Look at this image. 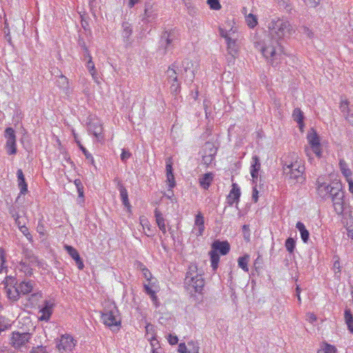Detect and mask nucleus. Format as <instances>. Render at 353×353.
Returning <instances> with one entry per match:
<instances>
[{
    "label": "nucleus",
    "mask_w": 353,
    "mask_h": 353,
    "mask_svg": "<svg viewBox=\"0 0 353 353\" xmlns=\"http://www.w3.org/2000/svg\"><path fill=\"white\" fill-rule=\"evenodd\" d=\"M270 40L261 48V52L267 61L273 67L280 63L282 46L280 41L289 37L292 28L289 21L283 18L272 19L268 26Z\"/></svg>",
    "instance_id": "1"
},
{
    "label": "nucleus",
    "mask_w": 353,
    "mask_h": 353,
    "mask_svg": "<svg viewBox=\"0 0 353 353\" xmlns=\"http://www.w3.org/2000/svg\"><path fill=\"white\" fill-rule=\"evenodd\" d=\"M292 161H283V171L285 180L289 184H303L305 183L306 176L305 174V168L302 160L298 159L296 154H293Z\"/></svg>",
    "instance_id": "2"
},
{
    "label": "nucleus",
    "mask_w": 353,
    "mask_h": 353,
    "mask_svg": "<svg viewBox=\"0 0 353 353\" xmlns=\"http://www.w3.org/2000/svg\"><path fill=\"white\" fill-rule=\"evenodd\" d=\"M181 34L176 28L162 32L159 41V50L163 54L171 52L180 42Z\"/></svg>",
    "instance_id": "3"
},
{
    "label": "nucleus",
    "mask_w": 353,
    "mask_h": 353,
    "mask_svg": "<svg viewBox=\"0 0 353 353\" xmlns=\"http://www.w3.org/2000/svg\"><path fill=\"white\" fill-rule=\"evenodd\" d=\"M317 192L319 195L325 199L335 197L339 193H344L343 190L342 183L339 181H332L327 183L321 182V179L319 178L316 181Z\"/></svg>",
    "instance_id": "4"
},
{
    "label": "nucleus",
    "mask_w": 353,
    "mask_h": 353,
    "mask_svg": "<svg viewBox=\"0 0 353 353\" xmlns=\"http://www.w3.org/2000/svg\"><path fill=\"white\" fill-rule=\"evenodd\" d=\"M178 64L176 62L172 63L165 72L166 81L170 85V94L177 99L181 90V81L179 79Z\"/></svg>",
    "instance_id": "5"
},
{
    "label": "nucleus",
    "mask_w": 353,
    "mask_h": 353,
    "mask_svg": "<svg viewBox=\"0 0 353 353\" xmlns=\"http://www.w3.org/2000/svg\"><path fill=\"white\" fill-rule=\"evenodd\" d=\"M119 310L114 303H110L101 311V320L103 323L108 326H117L121 324V319L118 318Z\"/></svg>",
    "instance_id": "6"
},
{
    "label": "nucleus",
    "mask_w": 353,
    "mask_h": 353,
    "mask_svg": "<svg viewBox=\"0 0 353 353\" xmlns=\"http://www.w3.org/2000/svg\"><path fill=\"white\" fill-rule=\"evenodd\" d=\"M15 285L17 286L18 290L21 296L31 295V299H34L37 296H41V293L35 292L34 288L36 283L33 280H23L18 283V281L15 280Z\"/></svg>",
    "instance_id": "7"
},
{
    "label": "nucleus",
    "mask_w": 353,
    "mask_h": 353,
    "mask_svg": "<svg viewBox=\"0 0 353 353\" xmlns=\"http://www.w3.org/2000/svg\"><path fill=\"white\" fill-rule=\"evenodd\" d=\"M4 290L7 297L11 301H17L21 296L17 286L15 285V278L13 276H9L6 277Z\"/></svg>",
    "instance_id": "8"
},
{
    "label": "nucleus",
    "mask_w": 353,
    "mask_h": 353,
    "mask_svg": "<svg viewBox=\"0 0 353 353\" xmlns=\"http://www.w3.org/2000/svg\"><path fill=\"white\" fill-rule=\"evenodd\" d=\"M32 334L29 332L20 333L19 332H12L10 339V344L15 349H19L23 347H26V344L31 339Z\"/></svg>",
    "instance_id": "9"
},
{
    "label": "nucleus",
    "mask_w": 353,
    "mask_h": 353,
    "mask_svg": "<svg viewBox=\"0 0 353 353\" xmlns=\"http://www.w3.org/2000/svg\"><path fill=\"white\" fill-rule=\"evenodd\" d=\"M185 284L192 287L195 292L201 293L205 285L202 274H196L194 276H188L185 279Z\"/></svg>",
    "instance_id": "10"
},
{
    "label": "nucleus",
    "mask_w": 353,
    "mask_h": 353,
    "mask_svg": "<svg viewBox=\"0 0 353 353\" xmlns=\"http://www.w3.org/2000/svg\"><path fill=\"white\" fill-rule=\"evenodd\" d=\"M307 139L313 152L320 158L321 157L320 139L314 128H311L307 134Z\"/></svg>",
    "instance_id": "11"
},
{
    "label": "nucleus",
    "mask_w": 353,
    "mask_h": 353,
    "mask_svg": "<svg viewBox=\"0 0 353 353\" xmlns=\"http://www.w3.org/2000/svg\"><path fill=\"white\" fill-rule=\"evenodd\" d=\"M158 17V10L156 7L149 2L145 3L144 14L142 15L141 21L144 23H152Z\"/></svg>",
    "instance_id": "12"
},
{
    "label": "nucleus",
    "mask_w": 353,
    "mask_h": 353,
    "mask_svg": "<svg viewBox=\"0 0 353 353\" xmlns=\"http://www.w3.org/2000/svg\"><path fill=\"white\" fill-rule=\"evenodd\" d=\"M74 346L75 343H74L73 337L68 334L61 335L57 345L59 351L61 353L72 351Z\"/></svg>",
    "instance_id": "13"
},
{
    "label": "nucleus",
    "mask_w": 353,
    "mask_h": 353,
    "mask_svg": "<svg viewBox=\"0 0 353 353\" xmlns=\"http://www.w3.org/2000/svg\"><path fill=\"white\" fill-rule=\"evenodd\" d=\"M211 250L221 255H226L230 250V245L228 241L215 240L211 245Z\"/></svg>",
    "instance_id": "14"
},
{
    "label": "nucleus",
    "mask_w": 353,
    "mask_h": 353,
    "mask_svg": "<svg viewBox=\"0 0 353 353\" xmlns=\"http://www.w3.org/2000/svg\"><path fill=\"white\" fill-rule=\"evenodd\" d=\"M204 216L201 212H199L194 218V227L192 233L194 234L196 236H202L205 230Z\"/></svg>",
    "instance_id": "15"
},
{
    "label": "nucleus",
    "mask_w": 353,
    "mask_h": 353,
    "mask_svg": "<svg viewBox=\"0 0 353 353\" xmlns=\"http://www.w3.org/2000/svg\"><path fill=\"white\" fill-rule=\"evenodd\" d=\"M64 250L67 253L74 259L77 268L82 270L84 268V264L82 259L81 258L79 252L72 245H64Z\"/></svg>",
    "instance_id": "16"
},
{
    "label": "nucleus",
    "mask_w": 353,
    "mask_h": 353,
    "mask_svg": "<svg viewBox=\"0 0 353 353\" xmlns=\"http://www.w3.org/2000/svg\"><path fill=\"white\" fill-rule=\"evenodd\" d=\"M53 306L54 303L50 301H44L43 306L39 310V312L41 313V315L39 317V320L48 321L52 314Z\"/></svg>",
    "instance_id": "17"
},
{
    "label": "nucleus",
    "mask_w": 353,
    "mask_h": 353,
    "mask_svg": "<svg viewBox=\"0 0 353 353\" xmlns=\"http://www.w3.org/2000/svg\"><path fill=\"white\" fill-rule=\"evenodd\" d=\"M345 192L339 193L335 197H333L332 201L336 213L339 215L343 214L345 210Z\"/></svg>",
    "instance_id": "18"
},
{
    "label": "nucleus",
    "mask_w": 353,
    "mask_h": 353,
    "mask_svg": "<svg viewBox=\"0 0 353 353\" xmlns=\"http://www.w3.org/2000/svg\"><path fill=\"white\" fill-rule=\"evenodd\" d=\"M261 169L260 159L258 156L254 155L252 157V162L250 166V174L254 183L259 177V172Z\"/></svg>",
    "instance_id": "19"
},
{
    "label": "nucleus",
    "mask_w": 353,
    "mask_h": 353,
    "mask_svg": "<svg viewBox=\"0 0 353 353\" xmlns=\"http://www.w3.org/2000/svg\"><path fill=\"white\" fill-rule=\"evenodd\" d=\"M122 37L124 43L128 46L131 43V35L132 34V26L131 23L128 21H123L121 24Z\"/></svg>",
    "instance_id": "20"
},
{
    "label": "nucleus",
    "mask_w": 353,
    "mask_h": 353,
    "mask_svg": "<svg viewBox=\"0 0 353 353\" xmlns=\"http://www.w3.org/2000/svg\"><path fill=\"white\" fill-rule=\"evenodd\" d=\"M214 174L208 172L201 175L199 179L200 186L204 190H208L214 180Z\"/></svg>",
    "instance_id": "21"
},
{
    "label": "nucleus",
    "mask_w": 353,
    "mask_h": 353,
    "mask_svg": "<svg viewBox=\"0 0 353 353\" xmlns=\"http://www.w3.org/2000/svg\"><path fill=\"white\" fill-rule=\"evenodd\" d=\"M17 176L18 180V186L20 189V194L25 195L28 192V183L26 181L24 174L21 169L17 170Z\"/></svg>",
    "instance_id": "22"
},
{
    "label": "nucleus",
    "mask_w": 353,
    "mask_h": 353,
    "mask_svg": "<svg viewBox=\"0 0 353 353\" xmlns=\"http://www.w3.org/2000/svg\"><path fill=\"white\" fill-rule=\"evenodd\" d=\"M26 261L31 265H36L39 268H43L44 262L39 260L38 257L35 256L32 251L26 250L25 252Z\"/></svg>",
    "instance_id": "23"
},
{
    "label": "nucleus",
    "mask_w": 353,
    "mask_h": 353,
    "mask_svg": "<svg viewBox=\"0 0 353 353\" xmlns=\"http://www.w3.org/2000/svg\"><path fill=\"white\" fill-rule=\"evenodd\" d=\"M292 118H293L294 121L298 123L300 130L303 131V129L305 126V123H304L305 117H304L303 112H302V110L300 108H296L293 110Z\"/></svg>",
    "instance_id": "24"
},
{
    "label": "nucleus",
    "mask_w": 353,
    "mask_h": 353,
    "mask_svg": "<svg viewBox=\"0 0 353 353\" xmlns=\"http://www.w3.org/2000/svg\"><path fill=\"white\" fill-rule=\"evenodd\" d=\"M117 187L120 192L121 200L123 205L128 209L130 208L131 205L128 199V194L127 190L120 181L118 182Z\"/></svg>",
    "instance_id": "25"
},
{
    "label": "nucleus",
    "mask_w": 353,
    "mask_h": 353,
    "mask_svg": "<svg viewBox=\"0 0 353 353\" xmlns=\"http://www.w3.org/2000/svg\"><path fill=\"white\" fill-rule=\"evenodd\" d=\"M57 76L58 77L56 81L57 85L67 93L69 90V81L68 78L63 75L60 71L57 72Z\"/></svg>",
    "instance_id": "26"
},
{
    "label": "nucleus",
    "mask_w": 353,
    "mask_h": 353,
    "mask_svg": "<svg viewBox=\"0 0 353 353\" xmlns=\"http://www.w3.org/2000/svg\"><path fill=\"white\" fill-rule=\"evenodd\" d=\"M218 150V148L212 142H205L203 147V152L205 154L212 156L215 158Z\"/></svg>",
    "instance_id": "27"
},
{
    "label": "nucleus",
    "mask_w": 353,
    "mask_h": 353,
    "mask_svg": "<svg viewBox=\"0 0 353 353\" xmlns=\"http://www.w3.org/2000/svg\"><path fill=\"white\" fill-rule=\"evenodd\" d=\"M154 216H155L156 222L157 223L159 228L161 230V232L163 234H165L166 229H165V219L163 218L162 213L158 209H155V210H154Z\"/></svg>",
    "instance_id": "28"
},
{
    "label": "nucleus",
    "mask_w": 353,
    "mask_h": 353,
    "mask_svg": "<svg viewBox=\"0 0 353 353\" xmlns=\"http://www.w3.org/2000/svg\"><path fill=\"white\" fill-rule=\"evenodd\" d=\"M345 322L350 333L353 334V314L350 308H345L344 311Z\"/></svg>",
    "instance_id": "29"
},
{
    "label": "nucleus",
    "mask_w": 353,
    "mask_h": 353,
    "mask_svg": "<svg viewBox=\"0 0 353 353\" xmlns=\"http://www.w3.org/2000/svg\"><path fill=\"white\" fill-rule=\"evenodd\" d=\"M296 228L300 232L302 241L304 243H307L310 238V233L305 225L302 222L298 221L296 224Z\"/></svg>",
    "instance_id": "30"
},
{
    "label": "nucleus",
    "mask_w": 353,
    "mask_h": 353,
    "mask_svg": "<svg viewBox=\"0 0 353 353\" xmlns=\"http://www.w3.org/2000/svg\"><path fill=\"white\" fill-rule=\"evenodd\" d=\"M210 259L211 263V267L212 268V271L216 272L219 268V263L220 261L219 254L215 252V250H210L209 252Z\"/></svg>",
    "instance_id": "31"
},
{
    "label": "nucleus",
    "mask_w": 353,
    "mask_h": 353,
    "mask_svg": "<svg viewBox=\"0 0 353 353\" xmlns=\"http://www.w3.org/2000/svg\"><path fill=\"white\" fill-rule=\"evenodd\" d=\"M339 165L341 173L345 177V179H348L352 177V172L348 168V165L344 159H341L339 160Z\"/></svg>",
    "instance_id": "32"
},
{
    "label": "nucleus",
    "mask_w": 353,
    "mask_h": 353,
    "mask_svg": "<svg viewBox=\"0 0 353 353\" xmlns=\"http://www.w3.org/2000/svg\"><path fill=\"white\" fill-rule=\"evenodd\" d=\"M226 43L229 54L234 57L238 52V46L236 40L230 37L227 39Z\"/></svg>",
    "instance_id": "33"
},
{
    "label": "nucleus",
    "mask_w": 353,
    "mask_h": 353,
    "mask_svg": "<svg viewBox=\"0 0 353 353\" xmlns=\"http://www.w3.org/2000/svg\"><path fill=\"white\" fill-rule=\"evenodd\" d=\"M32 265L26 261H21L19 263L20 271L23 272L26 276L31 277L33 275Z\"/></svg>",
    "instance_id": "34"
},
{
    "label": "nucleus",
    "mask_w": 353,
    "mask_h": 353,
    "mask_svg": "<svg viewBox=\"0 0 353 353\" xmlns=\"http://www.w3.org/2000/svg\"><path fill=\"white\" fill-rule=\"evenodd\" d=\"M5 148L9 155L15 154L17 152L16 139L7 140Z\"/></svg>",
    "instance_id": "35"
},
{
    "label": "nucleus",
    "mask_w": 353,
    "mask_h": 353,
    "mask_svg": "<svg viewBox=\"0 0 353 353\" xmlns=\"http://www.w3.org/2000/svg\"><path fill=\"white\" fill-rule=\"evenodd\" d=\"M249 261V255L245 254L243 256H240L238 259V265L239 267L241 268L243 271L248 272V263Z\"/></svg>",
    "instance_id": "36"
},
{
    "label": "nucleus",
    "mask_w": 353,
    "mask_h": 353,
    "mask_svg": "<svg viewBox=\"0 0 353 353\" xmlns=\"http://www.w3.org/2000/svg\"><path fill=\"white\" fill-rule=\"evenodd\" d=\"M285 246L290 254H293L296 248V241L293 238L289 237L285 240Z\"/></svg>",
    "instance_id": "37"
},
{
    "label": "nucleus",
    "mask_w": 353,
    "mask_h": 353,
    "mask_svg": "<svg viewBox=\"0 0 353 353\" xmlns=\"http://www.w3.org/2000/svg\"><path fill=\"white\" fill-rule=\"evenodd\" d=\"M6 254L5 250L0 248V273H2L3 270H7V267L6 266Z\"/></svg>",
    "instance_id": "38"
},
{
    "label": "nucleus",
    "mask_w": 353,
    "mask_h": 353,
    "mask_svg": "<svg viewBox=\"0 0 353 353\" xmlns=\"http://www.w3.org/2000/svg\"><path fill=\"white\" fill-rule=\"evenodd\" d=\"M89 131L96 138H99L101 135L102 128L100 125L98 126L94 124H90L89 126Z\"/></svg>",
    "instance_id": "39"
},
{
    "label": "nucleus",
    "mask_w": 353,
    "mask_h": 353,
    "mask_svg": "<svg viewBox=\"0 0 353 353\" xmlns=\"http://www.w3.org/2000/svg\"><path fill=\"white\" fill-rule=\"evenodd\" d=\"M340 110L343 114V116L347 118L350 114L349 101L347 99L341 101L340 104Z\"/></svg>",
    "instance_id": "40"
},
{
    "label": "nucleus",
    "mask_w": 353,
    "mask_h": 353,
    "mask_svg": "<svg viewBox=\"0 0 353 353\" xmlns=\"http://www.w3.org/2000/svg\"><path fill=\"white\" fill-rule=\"evenodd\" d=\"M230 196H232L236 199H240L241 196V190L239 187L236 183H233L232 189L229 194Z\"/></svg>",
    "instance_id": "41"
},
{
    "label": "nucleus",
    "mask_w": 353,
    "mask_h": 353,
    "mask_svg": "<svg viewBox=\"0 0 353 353\" xmlns=\"http://www.w3.org/2000/svg\"><path fill=\"white\" fill-rule=\"evenodd\" d=\"M165 170L166 176H170L174 174L173 162L172 157H169L165 160Z\"/></svg>",
    "instance_id": "42"
},
{
    "label": "nucleus",
    "mask_w": 353,
    "mask_h": 353,
    "mask_svg": "<svg viewBox=\"0 0 353 353\" xmlns=\"http://www.w3.org/2000/svg\"><path fill=\"white\" fill-rule=\"evenodd\" d=\"M4 137L6 139V141L16 139L14 130L11 127L6 128L4 131Z\"/></svg>",
    "instance_id": "43"
},
{
    "label": "nucleus",
    "mask_w": 353,
    "mask_h": 353,
    "mask_svg": "<svg viewBox=\"0 0 353 353\" xmlns=\"http://www.w3.org/2000/svg\"><path fill=\"white\" fill-rule=\"evenodd\" d=\"M246 23L250 28H254L257 25V18L255 15L250 14L246 17Z\"/></svg>",
    "instance_id": "44"
},
{
    "label": "nucleus",
    "mask_w": 353,
    "mask_h": 353,
    "mask_svg": "<svg viewBox=\"0 0 353 353\" xmlns=\"http://www.w3.org/2000/svg\"><path fill=\"white\" fill-rule=\"evenodd\" d=\"M79 148L82 151L83 154L85 155V159L87 160H89L90 163L94 166V160L92 155L86 150V148L82 144H79Z\"/></svg>",
    "instance_id": "45"
},
{
    "label": "nucleus",
    "mask_w": 353,
    "mask_h": 353,
    "mask_svg": "<svg viewBox=\"0 0 353 353\" xmlns=\"http://www.w3.org/2000/svg\"><path fill=\"white\" fill-rule=\"evenodd\" d=\"M188 345L189 347V353H199L200 347L197 341H189L188 342Z\"/></svg>",
    "instance_id": "46"
},
{
    "label": "nucleus",
    "mask_w": 353,
    "mask_h": 353,
    "mask_svg": "<svg viewBox=\"0 0 353 353\" xmlns=\"http://www.w3.org/2000/svg\"><path fill=\"white\" fill-rule=\"evenodd\" d=\"M11 325L6 322V319L4 316H0V334L8 330L10 327Z\"/></svg>",
    "instance_id": "47"
},
{
    "label": "nucleus",
    "mask_w": 353,
    "mask_h": 353,
    "mask_svg": "<svg viewBox=\"0 0 353 353\" xmlns=\"http://www.w3.org/2000/svg\"><path fill=\"white\" fill-rule=\"evenodd\" d=\"M214 159H215L214 157H213L212 156H208L203 153V154L202 155L201 162L206 167H208L214 161Z\"/></svg>",
    "instance_id": "48"
},
{
    "label": "nucleus",
    "mask_w": 353,
    "mask_h": 353,
    "mask_svg": "<svg viewBox=\"0 0 353 353\" xmlns=\"http://www.w3.org/2000/svg\"><path fill=\"white\" fill-rule=\"evenodd\" d=\"M207 3L212 10H219L221 8L219 0H207Z\"/></svg>",
    "instance_id": "49"
},
{
    "label": "nucleus",
    "mask_w": 353,
    "mask_h": 353,
    "mask_svg": "<svg viewBox=\"0 0 353 353\" xmlns=\"http://www.w3.org/2000/svg\"><path fill=\"white\" fill-rule=\"evenodd\" d=\"M198 268L196 264H192L189 267V270L186 272L185 279H188V276H194L196 274H199L198 272Z\"/></svg>",
    "instance_id": "50"
},
{
    "label": "nucleus",
    "mask_w": 353,
    "mask_h": 353,
    "mask_svg": "<svg viewBox=\"0 0 353 353\" xmlns=\"http://www.w3.org/2000/svg\"><path fill=\"white\" fill-rule=\"evenodd\" d=\"M167 177V182L169 187V190L171 192L172 194H173V192L172 190V188H174L176 185L174 175H170V176H166Z\"/></svg>",
    "instance_id": "51"
},
{
    "label": "nucleus",
    "mask_w": 353,
    "mask_h": 353,
    "mask_svg": "<svg viewBox=\"0 0 353 353\" xmlns=\"http://www.w3.org/2000/svg\"><path fill=\"white\" fill-rule=\"evenodd\" d=\"M323 353H336L337 350L334 345L325 343V347L321 350Z\"/></svg>",
    "instance_id": "52"
},
{
    "label": "nucleus",
    "mask_w": 353,
    "mask_h": 353,
    "mask_svg": "<svg viewBox=\"0 0 353 353\" xmlns=\"http://www.w3.org/2000/svg\"><path fill=\"white\" fill-rule=\"evenodd\" d=\"M131 156H132V154L130 152L129 150H128L125 148L122 149V152L121 154V160L123 163H125L127 161V160L130 158Z\"/></svg>",
    "instance_id": "53"
},
{
    "label": "nucleus",
    "mask_w": 353,
    "mask_h": 353,
    "mask_svg": "<svg viewBox=\"0 0 353 353\" xmlns=\"http://www.w3.org/2000/svg\"><path fill=\"white\" fill-rule=\"evenodd\" d=\"M20 232L26 236V238L30 241L32 240V236L29 232L28 228L26 225H23L19 228Z\"/></svg>",
    "instance_id": "54"
},
{
    "label": "nucleus",
    "mask_w": 353,
    "mask_h": 353,
    "mask_svg": "<svg viewBox=\"0 0 353 353\" xmlns=\"http://www.w3.org/2000/svg\"><path fill=\"white\" fill-rule=\"evenodd\" d=\"M30 353H48L46 347L43 345H39L36 347H33Z\"/></svg>",
    "instance_id": "55"
},
{
    "label": "nucleus",
    "mask_w": 353,
    "mask_h": 353,
    "mask_svg": "<svg viewBox=\"0 0 353 353\" xmlns=\"http://www.w3.org/2000/svg\"><path fill=\"white\" fill-rule=\"evenodd\" d=\"M305 3L310 8H316L320 3V0H303Z\"/></svg>",
    "instance_id": "56"
},
{
    "label": "nucleus",
    "mask_w": 353,
    "mask_h": 353,
    "mask_svg": "<svg viewBox=\"0 0 353 353\" xmlns=\"http://www.w3.org/2000/svg\"><path fill=\"white\" fill-rule=\"evenodd\" d=\"M89 72L91 73L92 75H94V73L95 72V67L93 61L92 59H88L87 61V65H86Z\"/></svg>",
    "instance_id": "57"
},
{
    "label": "nucleus",
    "mask_w": 353,
    "mask_h": 353,
    "mask_svg": "<svg viewBox=\"0 0 353 353\" xmlns=\"http://www.w3.org/2000/svg\"><path fill=\"white\" fill-rule=\"evenodd\" d=\"M141 268L142 270L144 277L147 280H150V278L152 277V274H151L150 272L149 271V270L148 268H146L143 264H141Z\"/></svg>",
    "instance_id": "58"
},
{
    "label": "nucleus",
    "mask_w": 353,
    "mask_h": 353,
    "mask_svg": "<svg viewBox=\"0 0 353 353\" xmlns=\"http://www.w3.org/2000/svg\"><path fill=\"white\" fill-rule=\"evenodd\" d=\"M77 43L78 46L81 48V50H86V48H88L85 39L83 37H81V35H79Z\"/></svg>",
    "instance_id": "59"
},
{
    "label": "nucleus",
    "mask_w": 353,
    "mask_h": 353,
    "mask_svg": "<svg viewBox=\"0 0 353 353\" xmlns=\"http://www.w3.org/2000/svg\"><path fill=\"white\" fill-rule=\"evenodd\" d=\"M9 213L14 220L20 218L19 214H18L17 211L16 210V208L14 206H11L9 208Z\"/></svg>",
    "instance_id": "60"
},
{
    "label": "nucleus",
    "mask_w": 353,
    "mask_h": 353,
    "mask_svg": "<svg viewBox=\"0 0 353 353\" xmlns=\"http://www.w3.org/2000/svg\"><path fill=\"white\" fill-rule=\"evenodd\" d=\"M168 342L170 345H175L178 343V337L175 335L169 334L168 338Z\"/></svg>",
    "instance_id": "61"
},
{
    "label": "nucleus",
    "mask_w": 353,
    "mask_h": 353,
    "mask_svg": "<svg viewBox=\"0 0 353 353\" xmlns=\"http://www.w3.org/2000/svg\"><path fill=\"white\" fill-rule=\"evenodd\" d=\"M179 353H189L187 347L184 343H181L178 347Z\"/></svg>",
    "instance_id": "62"
},
{
    "label": "nucleus",
    "mask_w": 353,
    "mask_h": 353,
    "mask_svg": "<svg viewBox=\"0 0 353 353\" xmlns=\"http://www.w3.org/2000/svg\"><path fill=\"white\" fill-rule=\"evenodd\" d=\"M143 288L144 292L149 296L153 295V294L155 293V291L152 290V288L149 286V285L144 284Z\"/></svg>",
    "instance_id": "63"
},
{
    "label": "nucleus",
    "mask_w": 353,
    "mask_h": 353,
    "mask_svg": "<svg viewBox=\"0 0 353 353\" xmlns=\"http://www.w3.org/2000/svg\"><path fill=\"white\" fill-rule=\"evenodd\" d=\"M151 345L152 346V353H160L157 348H154V346L157 344H159V342L157 339L153 336L151 339Z\"/></svg>",
    "instance_id": "64"
}]
</instances>
